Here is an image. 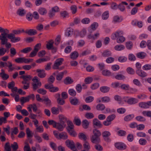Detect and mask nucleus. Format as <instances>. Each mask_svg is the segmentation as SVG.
I'll use <instances>...</instances> for the list:
<instances>
[{
  "mask_svg": "<svg viewBox=\"0 0 151 151\" xmlns=\"http://www.w3.org/2000/svg\"><path fill=\"white\" fill-rule=\"evenodd\" d=\"M93 135L91 137V142L93 143L99 144L100 142V137L101 135L100 131L96 129H93Z\"/></svg>",
  "mask_w": 151,
  "mask_h": 151,
  "instance_id": "1",
  "label": "nucleus"
},
{
  "mask_svg": "<svg viewBox=\"0 0 151 151\" xmlns=\"http://www.w3.org/2000/svg\"><path fill=\"white\" fill-rule=\"evenodd\" d=\"M122 100L125 102L130 105L135 104L139 101L137 99L128 96L124 97Z\"/></svg>",
  "mask_w": 151,
  "mask_h": 151,
  "instance_id": "2",
  "label": "nucleus"
},
{
  "mask_svg": "<svg viewBox=\"0 0 151 151\" xmlns=\"http://www.w3.org/2000/svg\"><path fill=\"white\" fill-rule=\"evenodd\" d=\"M0 35V40H1V44L2 45H4L6 42L8 41V35L9 34V31L8 29H5L4 31L2 32Z\"/></svg>",
  "mask_w": 151,
  "mask_h": 151,
  "instance_id": "3",
  "label": "nucleus"
},
{
  "mask_svg": "<svg viewBox=\"0 0 151 151\" xmlns=\"http://www.w3.org/2000/svg\"><path fill=\"white\" fill-rule=\"evenodd\" d=\"M65 143L66 146L73 151H78L76 147L75 143L73 140L67 139Z\"/></svg>",
  "mask_w": 151,
  "mask_h": 151,
  "instance_id": "4",
  "label": "nucleus"
},
{
  "mask_svg": "<svg viewBox=\"0 0 151 151\" xmlns=\"http://www.w3.org/2000/svg\"><path fill=\"white\" fill-rule=\"evenodd\" d=\"M63 61L64 59L62 58L57 59L55 61V63L52 67V68L55 70L57 69L58 67L62 64Z\"/></svg>",
  "mask_w": 151,
  "mask_h": 151,
  "instance_id": "5",
  "label": "nucleus"
},
{
  "mask_svg": "<svg viewBox=\"0 0 151 151\" xmlns=\"http://www.w3.org/2000/svg\"><path fill=\"white\" fill-rule=\"evenodd\" d=\"M21 78L23 79V81H22V84H30V81L32 79V77L29 75H23L20 77Z\"/></svg>",
  "mask_w": 151,
  "mask_h": 151,
  "instance_id": "6",
  "label": "nucleus"
},
{
  "mask_svg": "<svg viewBox=\"0 0 151 151\" xmlns=\"http://www.w3.org/2000/svg\"><path fill=\"white\" fill-rule=\"evenodd\" d=\"M8 38L10 40V41L13 43L20 41L21 38L19 37H16L15 35H8Z\"/></svg>",
  "mask_w": 151,
  "mask_h": 151,
  "instance_id": "7",
  "label": "nucleus"
},
{
  "mask_svg": "<svg viewBox=\"0 0 151 151\" xmlns=\"http://www.w3.org/2000/svg\"><path fill=\"white\" fill-rule=\"evenodd\" d=\"M111 135V133L108 131H105L102 133V136L104 140L106 142H109L111 141L109 137Z\"/></svg>",
  "mask_w": 151,
  "mask_h": 151,
  "instance_id": "8",
  "label": "nucleus"
},
{
  "mask_svg": "<svg viewBox=\"0 0 151 151\" xmlns=\"http://www.w3.org/2000/svg\"><path fill=\"white\" fill-rule=\"evenodd\" d=\"M124 72L122 71L119 73H118L116 76H114V75L113 77H114L115 79L118 80H124L126 79V77L124 75Z\"/></svg>",
  "mask_w": 151,
  "mask_h": 151,
  "instance_id": "9",
  "label": "nucleus"
},
{
  "mask_svg": "<svg viewBox=\"0 0 151 151\" xmlns=\"http://www.w3.org/2000/svg\"><path fill=\"white\" fill-rule=\"evenodd\" d=\"M24 32V29H14L12 30V33H9V34L15 36L19 35L22 33Z\"/></svg>",
  "mask_w": 151,
  "mask_h": 151,
  "instance_id": "10",
  "label": "nucleus"
},
{
  "mask_svg": "<svg viewBox=\"0 0 151 151\" xmlns=\"http://www.w3.org/2000/svg\"><path fill=\"white\" fill-rule=\"evenodd\" d=\"M69 101L70 104L76 106L80 103L79 100L76 97H70L69 98Z\"/></svg>",
  "mask_w": 151,
  "mask_h": 151,
  "instance_id": "11",
  "label": "nucleus"
},
{
  "mask_svg": "<svg viewBox=\"0 0 151 151\" xmlns=\"http://www.w3.org/2000/svg\"><path fill=\"white\" fill-rule=\"evenodd\" d=\"M150 102L149 101L147 102H141L139 103V106L140 107L143 109L149 108L150 106Z\"/></svg>",
  "mask_w": 151,
  "mask_h": 151,
  "instance_id": "12",
  "label": "nucleus"
},
{
  "mask_svg": "<svg viewBox=\"0 0 151 151\" xmlns=\"http://www.w3.org/2000/svg\"><path fill=\"white\" fill-rule=\"evenodd\" d=\"M115 146L117 149L120 150H123L126 148V145L122 142H116L115 144Z\"/></svg>",
  "mask_w": 151,
  "mask_h": 151,
  "instance_id": "13",
  "label": "nucleus"
},
{
  "mask_svg": "<svg viewBox=\"0 0 151 151\" xmlns=\"http://www.w3.org/2000/svg\"><path fill=\"white\" fill-rule=\"evenodd\" d=\"M36 72L38 73V76L41 78H45L46 76L45 70L43 69H37L36 70Z\"/></svg>",
  "mask_w": 151,
  "mask_h": 151,
  "instance_id": "14",
  "label": "nucleus"
},
{
  "mask_svg": "<svg viewBox=\"0 0 151 151\" xmlns=\"http://www.w3.org/2000/svg\"><path fill=\"white\" fill-rule=\"evenodd\" d=\"M60 123L63 124H66L65 123L67 122V118L63 114H59L58 115Z\"/></svg>",
  "mask_w": 151,
  "mask_h": 151,
  "instance_id": "15",
  "label": "nucleus"
},
{
  "mask_svg": "<svg viewBox=\"0 0 151 151\" xmlns=\"http://www.w3.org/2000/svg\"><path fill=\"white\" fill-rule=\"evenodd\" d=\"M93 125L95 126L98 128H101L103 126L101 122L96 118L94 119L93 120Z\"/></svg>",
  "mask_w": 151,
  "mask_h": 151,
  "instance_id": "16",
  "label": "nucleus"
},
{
  "mask_svg": "<svg viewBox=\"0 0 151 151\" xmlns=\"http://www.w3.org/2000/svg\"><path fill=\"white\" fill-rule=\"evenodd\" d=\"M136 73L139 76L142 78L145 77L147 75L146 72L142 70H136Z\"/></svg>",
  "mask_w": 151,
  "mask_h": 151,
  "instance_id": "17",
  "label": "nucleus"
},
{
  "mask_svg": "<svg viewBox=\"0 0 151 151\" xmlns=\"http://www.w3.org/2000/svg\"><path fill=\"white\" fill-rule=\"evenodd\" d=\"M66 124H63L59 122L56 123V126L55 127L60 131H63L65 127Z\"/></svg>",
  "mask_w": 151,
  "mask_h": 151,
  "instance_id": "18",
  "label": "nucleus"
},
{
  "mask_svg": "<svg viewBox=\"0 0 151 151\" xmlns=\"http://www.w3.org/2000/svg\"><path fill=\"white\" fill-rule=\"evenodd\" d=\"M61 107L60 106H58V108H56L55 107H53L51 109V111L52 113L54 115H57L59 113V109H61Z\"/></svg>",
  "mask_w": 151,
  "mask_h": 151,
  "instance_id": "19",
  "label": "nucleus"
},
{
  "mask_svg": "<svg viewBox=\"0 0 151 151\" xmlns=\"http://www.w3.org/2000/svg\"><path fill=\"white\" fill-rule=\"evenodd\" d=\"M99 33L98 32L96 33L93 35L91 34H90L88 35V37L89 39L95 40L97 39L99 37Z\"/></svg>",
  "mask_w": 151,
  "mask_h": 151,
  "instance_id": "20",
  "label": "nucleus"
},
{
  "mask_svg": "<svg viewBox=\"0 0 151 151\" xmlns=\"http://www.w3.org/2000/svg\"><path fill=\"white\" fill-rule=\"evenodd\" d=\"M68 138V136L67 134L65 132H63L60 133L59 134L58 139H66Z\"/></svg>",
  "mask_w": 151,
  "mask_h": 151,
  "instance_id": "21",
  "label": "nucleus"
},
{
  "mask_svg": "<svg viewBox=\"0 0 151 151\" xmlns=\"http://www.w3.org/2000/svg\"><path fill=\"white\" fill-rule=\"evenodd\" d=\"M24 32L31 36L35 35L37 33L36 30L33 29H30L28 30H26Z\"/></svg>",
  "mask_w": 151,
  "mask_h": 151,
  "instance_id": "22",
  "label": "nucleus"
},
{
  "mask_svg": "<svg viewBox=\"0 0 151 151\" xmlns=\"http://www.w3.org/2000/svg\"><path fill=\"white\" fill-rule=\"evenodd\" d=\"M67 124L68 126L66 128L67 130L74 128V126L73 122L71 121L68 120L67 121Z\"/></svg>",
  "mask_w": 151,
  "mask_h": 151,
  "instance_id": "23",
  "label": "nucleus"
},
{
  "mask_svg": "<svg viewBox=\"0 0 151 151\" xmlns=\"http://www.w3.org/2000/svg\"><path fill=\"white\" fill-rule=\"evenodd\" d=\"M102 74L105 76H111L113 77L114 73H111L109 70H103L102 71Z\"/></svg>",
  "mask_w": 151,
  "mask_h": 151,
  "instance_id": "24",
  "label": "nucleus"
},
{
  "mask_svg": "<svg viewBox=\"0 0 151 151\" xmlns=\"http://www.w3.org/2000/svg\"><path fill=\"white\" fill-rule=\"evenodd\" d=\"M101 55L103 57H108L111 56V53L110 51L106 50L103 52Z\"/></svg>",
  "mask_w": 151,
  "mask_h": 151,
  "instance_id": "25",
  "label": "nucleus"
},
{
  "mask_svg": "<svg viewBox=\"0 0 151 151\" xmlns=\"http://www.w3.org/2000/svg\"><path fill=\"white\" fill-rule=\"evenodd\" d=\"M89 122L86 119L83 120L82 122V126L85 129H87L88 127Z\"/></svg>",
  "mask_w": 151,
  "mask_h": 151,
  "instance_id": "26",
  "label": "nucleus"
},
{
  "mask_svg": "<svg viewBox=\"0 0 151 151\" xmlns=\"http://www.w3.org/2000/svg\"><path fill=\"white\" fill-rule=\"evenodd\" d=\"M73 30L71 28H68L66 30L65 35L67 37H70L73 33Z\"/></svg>",
  "mask_w": 151,
  "mask_h": 151,
  "instance_id": "27",
  "label": "nucleus"
},
{
  "mask_svg": "<svg viewBox=\"0 0 151 151\" xmlns=\"http://www.w3.org/2000/svg\"><path fill=\"white\" fill-rule=\"evenodd\" d=\"M79 54L76 51H74L70 54V58L73 60H76L78 57Z\"/></svg>",
  "mask_w": 151,
  "mask_h": 151,
  "instance_id": "28",
  "label": "nucleus"
},
{
  "mask_svg": "<svg viewBox=\"0 0 151 151\" xmlns=\"http://www.w3.org/2000/svg\"><path fill=\"white\" fill-rule=\"evenodd\" d=\"M26 11L22 8L19 9L17 11V14L20 16H23L26 13Z\"/></svg>",
  "mask_w": 151,
  "mask_h": 151,
  "instance_id": "29",
  "label": "nucleus"
},
{
  "mask_svg": "<svg viewBox=\"0 0 151 151\" xmlns=\"http://www.w3.org/2000/svg\"><path fill=\"white\" fill-rule=\"evenodd\" d=\"M1 71L2 72L0 73L1 77L4 80H7L9 78V76L8 74L5 73L4 70L3 69H2Z\"/></svg>",
  "mask_w": 151,
  "mask_h": 151,
  "instance_id": "30",
  "label": "nucleus"
},
{
  "mask_svg": "<svg viewBox=\"0 0 151 151\" xmlns=\"http://www.w3.org/2000/svg\"><path fill=\"white\" fill-rule=\"evenodd\" d=\"M100 90L103 93H106L109 91L110 88L106 86H103L100 88Z\"/></svg>",
  "mask_w": 151,
  "mask_h": 151,
  "instance_id": "31",
  "label": "nucleus"
},
{
  "mask_svg": "<svg viewBox=\"0 0 151 151\" xmlns=\"http://www.w3.org/2000/svg\"><path fill=\"white\" fill-rule=\"evenodd\" d=\"M43 101H44L45 104L47 106L50 107L51 106V101L48 97L44 99L43 100Z\"/></svg>",
  "mask_w": 151,
  "mask_h": 151,
  "instance_id": "32",
  "label": "nucleus"
},
{
  "mask_svg": "<svg viewBox=\"0 0 151 151\" xmlns=\"http://www.w3.org/2000/svg\"><path fill=\"white\" fill-rule=\"evenodd\" d=\"M67 131L70 135L72 137H75L77 135V134L74 129L68 130Z\"/></svg>",
  "mask_w": 151,
  "mask_h": 151,
  "instance_id": "33",
  "label": "nucleus"
},
{
  "mask_svg": "<svg viewBox=\"0 0 151 151\" xmlns=\"http://www.w3.org/2000/svg\"><path fill=\"white\" fill-rule=\"evenodd\" d=\"M137 57L140 59H144L146 56V54L144 52H141L138 53L136 55Z\"/></svg>",
  "mask_w": 151,
  "mask_h": 151,
  "instance_id": "34",
  "label": "nucleus"
},
{
  "mask_svg": "<svg viewBox=\"0 0 151 151\" xmlns=\"http://www.w3.org/2000/svg\"><path fill=\"white\" fill-rule=\"evenodd\" d=\"M134 117L133 114H129L125 116L124 118V120L126 122H128L131 120Z\"/></svg>",
  "mask_w": 151,
  "mask_h": 151,
  "instance_id": "35",
  "label": "nucleus"
},
{
  "mask_svg": "<svg viewBox=\"0 0 151 151\" xmlns=\"http://www.w3.org/2000/svg\"><path fill=\"white\" fill-rule=\"evenodd\" d=\"M38 12L40 14L42 15H45L47 13V10L45 8L42 7L39 8Z\"/></svg>",
  "mask_w": 151,
  "mask_h": 151,
  "instance_id": "36",
  "label": "nucleus"
},
{
  "mask_svg": "<svg viewBox=\"0 0 151 151\" xmlns=\"http://www.w3.org/2000/svg\"><path fill=\"white\" fill-rule=\"evenodd\" d=\"M66 73V71H64L59 73L56 76V79L58 81L61 80L63 78L64 73Z\"/></svg>",
  "mask_w": 151,
  "mask_h": 151,
  "instance_id": "37",
  "label": "nucleus"
},
{
  "mask_svg": "<svg viewBox=\"0 0 151 151\" xmlns=\"http://www.w3.org/2000/svg\"><path fill=\"white\" fill-rule=\"evenodd\" d=\"M36 83H33L32 85L33 86V89L34 91L36 90L38 88L40 87L41 86V83L40 82Z\"/></svg>",
  "mask_w": 151,
  "mask_h": 151,
  "instance_id": "38",
  "label": "nucleus"
},
{
  "mask_svg": "<svg viewBox=\"0 0 151 151\" xmlns=\"http://www.w3.org/2000/svg\"><path fill=\"white\" fill-rule=\"evenodd\" d=\"M73 82V80L69 77H67L64 80V83L66 84H71Z\"/></svg>",
  "mask_w": 151,
  "mask_h": 151,
  "instance_id": "39",
  "label": "nucleus"
},
{
  "mask_svg": "<svg viewBox=\"0 0 151 151\" xmlns=\"http://www.w3.org/2000/svg\"><path fill=\"white\" fill-rule=\"evenodd\" d=\"M109 14L108 11H106L104 12L102 15V18L103 20H106L108 19L109 17Z\"/></svg>",
  "mask_w": 151,
  "mask_h": 151,
  "instance_id": "40",
  "label": "nucleus"
},
{
  "mask_svg": "<svg viewBox=\"0 0 151 151\" xmlns=\"http://www.w3.org/2000/svg\"><path fill=\"white\" fill-rule=\"evenodd\" d=\"M54 42L53 40H51L48 42L46 45V47L48 50H51L53 47V44Z\"/></svg>",
  "mask_w": 151,
  "mask_h": 151,
  "instance_id": "41",
  "label": "nucleus"
},
{
  "mask_svg": "<svg viewBox=\"0 0 151 151\" xmlns=\"http://www.w3.org/2000/svg\"><path fill=\"white\" fill-rule=\"evenodd\" d=\"M29 98L28 96L26 97H23L20 99V102L22 105H23L25 102H28L29 101Z\"/></svg>",
  "mask_w": 151,
  "mask_h": 151,
  "instance_id": "42",
  "label": "nucleus"
},
{
  "mask_svg": "<svg viewBox=\"0 0 151 151\" xmlns=\"http://www.w3.org/2000/svg\"><path fill=\"white\" fill-rule=\"evenodd\" d=\"M105 108V105L101 104H98L96 106V109L99 111H102Z\"/></svg>",
  "mask_w": 151,
  "mask_h": 151,
  "instance_id": "43",
  "label": "nucleus"
},
{
  "mask_svg": "<svg viewBox=\"0 0 151 151\" xmlns=\"http://www.w3.org/2000/svg\"><path fill=\"white\" fill-rule=\"evenodd\" d=\"M125 48L124 45L122 44H119L116 45L115 47V49L116 50L121 51L123 50Z\"/></svg>",
  "mask_w": 151,
  "mask_h": 151,
  "instance_id": "44",
  "label": "nucleus"
},
{
  "mask_svg": "<svg viewBox=\"0 0 151 151\" xmlns=\"http://www.w3.org/2000/svg\"><path fill=\"white\" fill-rule=\"evenodd\" d=\"M73 122L75 124L78 126H80L81 123L80 119L77 117H75L74 118Z\"/></svg>",
  "mask_w": 151,
  "mask_h": 151,
  "instance_id": "45",
  "label": "nucleus"
},
{
  "mask_svg": "<svg viewBox=\"0 0 151 151\" xmlns=\"http://www.w3.org/2000/svg\"><path fill=\"white\" fill-rule=\"evenodd\" d=\"M102 102L108 103L110 101V98L108 96H105L101 98Z\"/></svg>",
  "mask_w": 151,
  "mask_h": 151,
  "instance_id": "46",
  "label": "nucleus"
},
{
  "mask_svg": "<svg viewBox=\"0 0 151 151\" xmlns=\"http://www.w3.org/2000/svg\"><path fill=\"white\" fill-rule=\"evenodd\" d=\"M133 46V44L131 41L127 42L126 43V46L127 49L131 50L132 49Z\"/></svg>",
  "mask_w": 151,
  "mask_h": 151,
  "instance_id": "47",
  "label": "nucleus"
},
{
  "mask_svg": "<svg viewBox=\"0 0 151 151\" xmlns=\"http://www.w3.org/2000/svg\"><path fill=\"white\" fill-rule=\"evenodd\" d=\"M135 119L138 121L142 122H144L146 120V119L145 117L140 116H137L135 117Z\"/></svg>",
  "mask_w": 151,
  "mask_h": 151,
  "instance_id": "48",
  "label": "nucleus"
},
{
  "mask_svg": "<svg viewBox=\"0 0 151 151\" xmlns=\"http://www.w3.org/2000/svg\"><path fill=\"white\" fill-rule=\"evenodd\" d=\"M78 137L81 139H83L85 141L87 139V137L86 135L83 133H80L78 134Z\"/></svg>",
  "mask_w": 151,
  "mask_h": 151,
  "instance_id": "49",
  "label": "nucleus"
},
{
  "mask_svg": "<svg viewBox=\"0 0 151 151\" xmlns=\"http://www.w3.org/2000/svg\"><path fill=\"white\" fill-rule=\"evenodd\" d=\"M83 146L84 149L86 151H88L91 148L89 143L88 142L86 141L84 142V143L83 144Z\"/></svg>",
  "mask_w": 151,
  "mask_h": 151,
  "instance_id": "50",
  "label": "nucleus"
},
{
  "mask_svg": "<svg viewBox=\"0 0 151 151\" xmlns=\"http://www.w3.org/2000/svg\"><path fill=\"white\" fill-rule=\"evenodd\" d=\"M125 40V38L122 35L120 37H118L117 38L116 41L118 43H121L124 42Z\"/></svg>",
  "mask_w": 151,
  "mask_h": 151,
  "instance_id": "51",
  "label": "nucleus"
},
{
  "mask_svg": "<svg viewBox=\"0 0 151 151\" xmlns=\"http://www.w3.org/2000/svg\"><path fill=\"white\" fill-rule=\"evenodd\" d=\"M93 81V78L90 77H88L85 78L84 82L86 84L91 83Z\"/></svg>",
  "mask_w": 151,
  "mask_h": 151,
  "instance_id": "52",
  "label": "nucleus"
},
{
  "mask_svg": "<svg viewBox=\"0 0 151 151\" xmlns=\"http://www.w3.org/2000/svg\"><path fill=\"white\" fill-rule=\"evenodd\" d=\"M94 99V98L92 96H88L86 98L85 102L87 103H90L92 102Z\"/></svg>",
  "mask_w": 151,
  "mask_h": 151,
  "instance_id": "53",
  "label": "nucleus"
},
{
  "mask_svg": "<svg viewBox=\"0 0 151 151\" xmlns=\"http://www.w3.org/2000/svg\"><path fill=\"white\" fill-rule=\"evenodd\" d=\"M68 93L70 95L73 96H74L76 95V91L73 89H69L68 91Z\"/></svg>",
  "mask_w": 151,
  "mask_h": 151,
  "instance_id": "54",
  "label": "nucleus"
},
{
  "mask_svg": "<svg viewBox=\"0 0 151 151\" xmlns=\"http://www.w3.org/2000/svg\"><path fill=\"white\" fill-rule=\"evenodd\" d=\"M32 50V48L31 47H27L23 49L21 51V52L24 53H27L29 52Z\"/></svg>",
  "mask_w": 151,
  "mask_h": 151,
  "instance_id": "55",
  "label": "nucleus"
},
{
  "mask_svg": "<svg viewBox=\"0 0 151 151\" xmlns=\"http://www.w3.org/2000/svg\"><path fill=\"white\" fill-rule=\"evenodd\" d=\"M142 69L145 70H151V65L149 64H146L142 67Z\"/></svg>",
  "mask_w": 151,
  "mask_h": 151,
  "instance_id": "56",
  "label": "nucleus"
},
{
  "mask_svg": "<svg viewBox=\"0 0 151 151\" xmlns=\"http://www.w3.org/2000/svg\"><path fill=\"white\" fill-rule=\"evenodd\" d=\"M117 134L120 136H124L126 134V132L123 130H119L117 131Z\"/></svg>",
  "mask_w": 151,
  "mask_h": 151,
  "instance_id": "57",
  "label": "nucleus"
},
{
  "mask_svg": "<svg viewBox=\"0 0 151 151\" xmlns=\"http://www.w3.org/2000/svg\"><path fill=\"white\" fill-rule=\"evenodd\" d=\"M26 132L27 137L30 138L32 137L33 135L32 134V132L31 131L29 128H27L26 129Z\"/></svg>",
  "mask_w": 151,
  "mask_h": 151,
  "instance_id": "58",
  "label": "nucleus"
},
{
  "mask_svg": "<svg viewBox=\"0 0 151 151\" xmlns=\"http://www.w3.org/2000/svg\"><path fill=\"white\" fill-rule=\"evenodd\" d=\"M127 73L130 75H134L135 73L134 70L132 68L129 67L127 69Z\"/></svg>",
  "mask_w": 151,
  "mask_h": 151,
  "instance_id": "59",
  "label": "nucleus"
},
{
  "mask_svg": "<svg viewBox=\"0 0 151 151\" xmlns=\"http://www.w3.org/2000/svg\"><path fill=\"white\" fill-rule=\"evenodd\" d=\"M133 82L135 85L139 87L141 86H142L140 81L137 79H134L133 81Z\"/></svg>",
  "mask_w": 151,
  "mask_h": 151,
  "instance_id": "60",
  "label": "nucleus"
},
{
  "mask_svg": "<svg viewBox=\"0 0 151 151\" xmlns=\"http://www.w3.org/2000/svg\"><path fill=\"white\" fill-rule=\"evenodd\" d=\"M142 113L144 116H146L151 118V111H143L142 112Z\"/></svg>",
  "mask_w": 151,
  "mask_h": 151,
  "instance_id": "61",
  "label": "nucleus"
},
{
  "mask_svg": "<svg viewBox=\"0 0 151 151\" xmlns=\"http://www.w3.org/2000/svg\"><path fill=\"white\" fill-rule=\"evenodd\" d=\"M85 116L87 119H92L94 117L93 114L90 112L86 113Z\"/></svg>",
  "mask_w": 151,
  "mask_h": 151,
  "instance_id": "62",
  "label": "nucleus"
},
{
  "mask_svg": "<svg viewBox=\"0 0 151 151\" xmlns=\"http://www.w3.org/2000/svg\"><path fill=\"white\" fill-rule=\"evenodd\" d=\"M10 56L13 57L16 55L17 53L14 47H12L10 49Z\"/></svg>",
  "mask_w": 151,
  "mask_h": 151,
  "instance_id": "63",
  "label": "nucleus"
},
{
  "mask_svg": "<svg viewBox=\"0 0 151 151\" xmlns=\"http://www.w3.org/2000/svg\"><path fill=\"white\" fill-rule=\"evenodd\" d=\"M116 117V115L114 114L110 115L109 116L106 118L107 120H108L109 122H111L114 120Z\"/></svg>",
  "mask_w": 151,
  "mask_h": 151,
  "instance_id": "64",
  "label": "nucleus"
}]
</instances>
